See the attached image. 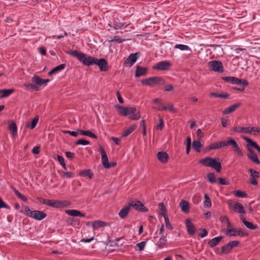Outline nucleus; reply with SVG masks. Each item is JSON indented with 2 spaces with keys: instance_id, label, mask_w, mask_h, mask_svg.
I'll use <instances>...</instances> for the list:
<instances>
[{
  "instance_id": "nucleus-51",
  "label": "nucleus",
  "mask_w": 260,
  "mask_h": 260,
  "mask_svg": "<svg viewBox=\"0 0 260 260\" xmlns=\"http://www.w3.org/2000/svg\"><path fill=\"white\" fill-rule=\"evenodd\" d=\"M109 25L111 27L113 26L115 29H119L121 28L123 25L121 23H118L117 21L114 20L113 23V26L110 24H109Z\"/></svg>"
},
{
  "instance_id": "nucleus-56",
  "label": "nucleus",
  "mask_w": 260,
  "mask_h": 260,
  "mask_svg": "<svg viewBox=\"0 0 260 260\" xmlns=\"http://www.w3.org/2000/svg\"><path fill=\"white\" fill-rule=\"evenodd\" d=\"M205 202H204V205L207 207H211V201L210 199V198L208 197V194H205Z\"/></svg>"
},
{
  "instance_id": "nucleus-31",
  "label": "nucleus",
  "mask_w": 260,
  "mask_h": 260,
  "mask_svg": "<svg viewBox=\"0 0 260 260\" xmlns=\"http://www.w3.org/2000/svg\"><path fill=\"white\" fill-rule=\"evenodd\" d=\"M233 84H237L239 85H242L243 86H248L249 83L248 82L244 79H239L237 77H235Z\"/></svg>"
},
{
  "instance_id": "nucleus-25",
  "label": "nucleus",
  "mask_w": 260,
  "mask_h": 260,
  "mask_svg": "<svg viewBox=\"0 0 260 260\" xmlns=\"http://www.w3.org/2000/svg\"><path fill=\"white\" fill-rule=\"evenodd\" d=\"M240 219L243 223L248 229L252 230H256L258 229V226L257 225H254L252 222L247 221L244 217H241Z\"/></svg>"
},
{
  "instance_id": "nucleus-45",
  "label": "nucleus",
  "mask_w": 260,
  "mask_h": 260,
  "mask_svg": "<svg viewBox=\"0 0 260 260\" xmlns=\"http://www.w3.org/2000/svg\"><path fill=\"white\" fill-rule=\"evenodd\" d=\"M67 221L74 226H80V220L76 218H69Z\"/></svg>"
},
{
  "instance_id": "nucleus-27",
  "label": "nucleus",
  "mask_w": 260,
  "mask_h": 260,
  "mask_svg": "<svg viewBox=\"0 0 260 260\" xmlns=\"http://www.w3.org/2000/svg\"><path fill=\"white\" fill-rule=\"evenodd\" d=\"M212 161V157H206L199 160V163L205 167H211Z\"/></svg>"
},
{
  "instance_id": "nucleus-26",
  "label": "nucleus",
  "mask_w": 260,
  "mask_h": 260,
  "mask_svg": "<svg viewBox=\"0 0 260 260\" xmlns=\"http://www.w3.org/2000/svg\"><path fill=\"white\" fill-rule=\"evenodd\" d=\"M223 238L222 236L214 238L208 241V244L210 247H214L219 243Z\"/></svg>"
},
{
  "instance_id": "nucleus-63",
  "label": "nucleus",
  "mask_w": 260,
  "mask_h": 260,
  "mask_svg": "<svg viewBox=\"0 0 260 260\" xmlns=\"http://www.w3.org/2000/svg\"><path fill=\"white\" fill-rule=\"evenodd\" d=\"M62 132L63 134H69L70 135L74 136V137H77L78 135V133L74 131H70L68 130H62Z\"/></svg>"
},
{
  "instance_id": "nucleus-30",
  "label": "nucleus",
  "mask_w": 260,
  "mask_h": 260,
  "mask_svg": "<svg viewBox=\"0 0 260 260\" xmlns=\"http://www.w3.org/2000/svg\"><path fill=\"white\" fill-rule=\"evenodd\" d=\"M167 243L166 236H162L156 243V246L159 249H162L165 247Z\"/></svg>"
},
{
  "instance_id": "nucleus-42",
  "label": "nucleus",
  "mask_w": 260,
  "mask_h": 260,
  "mask_svg": "<svg viewBox=\"0 0 260 260\" xmlns=\"http://www.w3.org/2000/svg\"><path fill=\"white\" fill-rule=\"evenodd\" d=\"M210 95L216 98H223L224 99H226L230 96V94L227 93H218L215 92H210Z\"/></svg>"
},
{
  "instance_id": "nucleus-40",
  "label": "nucleus",
  "mask_w": 260,
  "mask_h": 260,
  "mask_svg": "<svg viewBox=\"0 0 260 260\" xmlns=\"http://www.w3.org/2000/svg\"><path fill=\"white\" fill-rule=\"evenodd\" d=\"M15 194L20 199H21L23 202L27 201V198L24 195L21 193L15 187H12Z\"/></svg>"
},
{
  "instance_id": "nucleus-21",
  "label": "nucleus",
  "mask_w": 260,
  "mask_h": 260,
  "mask_svg": "<svg viewBox=\"0 0 260 260\" xmlns=\"http://www.w3.org/2000/svg\"><path fill=\"white\" fill-rule=\"evenodd\" d=\"M131 207L130 206V204H129L128 205L122 208L118 213V215L119 216V217L122 219H123L125 217H126V216L129 212Z\"/></svg>"
},
{
  "instance_id": "nucleus-20",
  "label": "nucleus",
  "mask_w": 260,
  "mask_h": 260,
  "mask_svg": "<svg viewBox=\"0 0 260 260\" xmlns=\"http://www.w3.org/2000/svg\"><path fill=\"white\" fill-rule=\"evenodd\" d=\"M65 213L73 217H85V214L81 213L80 211L77 210H65Z\"/></svg>"
},
{
  "instance_id": "nucleus-24",
  "label": "nucleus",
  "mask_w": 260,
  "mask_h": 260,
  "mask_svg": "<svg viewBox=\"0 0 260 260\" xmlns=\"http://www.w3.org/2000/svg\"><path fill=\"white\" fill-rule=\"evenodd\" d=\"M241 104L240 103H237L234 104L229 107L225 109L223 112L222 114L224 115L230 114V113H232L234 111H235L238 108L240 107Z\"/></svg>"
},
{
  "instance_id": "nucleus-11",
  "label": "nucleus",
  "mask_w": 260,
  "mask_h": 260,
  "mask_svg": "<svg viewBox=\"0 0 260 260\" xmlns=\"http://www.w3.org/2000/svg\"><path fill=\"white\" fill-rule=\"evenodd\" d=\"M94 64L98 65L101 71L106 72L108 70V66L107 60L104 58L98 59L96 58Z\"/></svg>"
},
{
  "instance_id": "nucleus-8",
  "label": "nucleus",
  "mask_w": 260,
  "mask_h": 260,
  "mask_svg": "<svg viewBox=\"0 0 260 260\" xmlns=\"http://www.w3.org/2000/svg\"><path fill=\"white\" fill-rule=\"evenodd\" d=\"M172 66L171 63L168 61H161L156 64H155L153 67V69L154 70H160V71H165L168 70Z\"/></svg>"
},
{
  "instance_id": "nucleus-60",
  "label": "nucleus",
  "mask_w": 260,
  "mask_h": 260,
  "mask_svg": "<svg viewBox=\"0 0 260 260\" xmlns=\"http://www.w3.org/2000/svg\"><path fill=\"white\" fill-rule=\"evenodd\" d=\"M237 212L242 214L246 213L244 206L242 205V204L240 203H239V205L238 206V210L237 211Z\"/></svg>"
},
{
  "instance_id": "nucleus-53",
  "label": "nucleus",
  "mask_w": 260,
  "mask_h": 260,
  "mask_svg": "<svg viewBox=\"0 0 260 260\" xmlns=\"http://www.w3.org/2000/svg\"><path fill=\"white\" fill-rule=\"evenodd\" d=\"M89 144V142L84 139H79L75 142V145H86Z\"/></svg>"
},
{
  "instance_id": "nucleus-29",
  "label": "nucleus",
  "mask_w": 260,
  "mask_h": 260,
  "mask_svg": "<svg viewBox=\"0 0 260 260\" xmlns=\"http://www.w3.org/2000/svg\"><path fill=\"white\" fill-rule=\"evenodd\" d=\"M179 206L182 212L184 213H188L189 212V204L187 201L184 200H181Z\"/></svg>"
},
{
  "instance_id": "nucleus-7",
  "label": "nucleus",
  "mask_w": 260,
  "mask_h": 260,
  "mask_svg": "<svg viewBox=\"0 0 260 260\" xmlns=\"http://www.w3.org/2000/svg\"><path fill=\"white\" fill-rule=\"evenodd\" d=\"M225 233L226 235H230V236H240L241 237H245L248 236V234L245 231L242 229L236 230L233 228L227 229Z\"/></svg>"
},
{
  "instance_id": "nucleus-41",
  "label": "nucleus",
  "mask_w": 260,
  "mask_h": 260,
  "mask_svg": "<svg viewBox=\"0 0 260 260\" xmlns=\"http://www.w3.org/2000/svg\"><path fill=\"white\" fill-rule=\"evenodd\" d=\"M207 180L211 183L214 184L216 182V179L214 173H209L206 175Z\"/></svg>"
},
{
  "instance_id": "nucleus-22",
  "label": "nucleus",
  "mask_w": 260,
  "mask_h": 260,
  "mask_svg": "<svg viewBox=\"0 0 260 260\" xmlns=\"http://www.w3.org/2000/svg\"><path fill=\"white\" fill-rule=\"evenodd\" d=\"M115 107L117 110V112L120 115L122 116H127V112L129 107H123L119 105H115Z\"/></svg>"
},
{
  "instance_id": "nucleus-18",
  "label": "nucleus",
  "mask_w": 260,
  "mask_h": 260,
  "mask_svg": "<svg viewBox=\"0 0 260 260\" xmlns=\"http://www.w3.org/2000/svg\"><path fill=\"white\" fill-rule=\"evenodd\" d=\"M211 167L218 172L220 173L221 170V165L219 161L218 158H212V164Z\"/></svg>"
},
{
  "instance_id": "nucleus-2",
  "label": "nucleus",
  "mask_w": 260,
  "mask_h": 260,
  "mask_svg": "<svg viewBox=\"0 0 260 260\" xmlns=\"http://www.w3.org/2000/svg\"><path fill=\"white\" fill-rule=\"evenodd\" d=\"M39 200L44 205L55 208H64L70 205V203L66 200H48L42 198Z\"/></svg>"
},
{
  "instance_id": "nucleus-19",
  "label": "nucleus",
  "mask_w": 260,
  "mask_h": 260,
  "mask_svg": "<svg viewBox=\"0 0 260 260\" xmlns=\"http://www.w3.org/2000/svg\"><path fill=\"white\" fill-rule=\"evenodd\" d=\"M32 216V218L38 220H41L47 216V214L43 211L35 210Z\"/></svg>"
},
{
  "instance_id": "nucleus-55",
  "label": "nucleus",
  "mask_w": 260,
  "mask_h": 260,
  "mask_svg": "<svg viewBox=\"0 0 260 260\" xmlns=\"http://www.w3.org/2000/svg\"><path fill=\"white\" fill-rule=\"evenodd\" d=\"M26 87H30V88L35 90L36 91L39 90V87L36 84L28 83L24 85Z\"/></svg>"
},
{
  "instance_id": "nucleus-52",
  "label": "nucleus",
  "mask_w": 260,
  "mask_h": 260,
  "mask_svg": "<svg viewBox=\"0 0 260 260\" xmlns=\"http://www.w3.org/2000/svg\"><path fill=\"white\" fill-rule=\"evenodd\" d=\"M164 126V121L161 117L159 118V124L156 126V130L161 131Z\"/></svg>"
},
{
  "instance_id": "nucleus-16",
  "label": "nucleus",
  "mask_w": 260,
  "mask_h": 260,
  "mask_svg": "<svg viewBox=\"0 0 260 260\" xmlns=\"http://www.w3.org/2000/svg\"><path fill=\"white\" fill-rule=\"evenodd\" d=\"M241 138L247 142L246 148L248 151L252 149V148H255L258 145L256 142L246 136H242Z\"/></svg>"
},
{
  "instance_id": "nucleus-50",
  "label": "nucleus",
  "mask_w": 260,
  "mask_h": 260,
  "mask_svg": "<svg viewBox=\"0 0 260 260\" xmlns=\"http://www.w3.org/2000/svg\"><path fill=\"white\" fill-rule=\"evenodd\" d=\"M158 110H169L171 112L174 111V108L172 104H169L168 106H164L161 109H158Z\"/></svg>"
},
{
  "instance_id": "nucleus-48",
  "label": "nucleus",
  "mask_w": 260,
  "mask_h": 260,
  "mask_svg": "<svg viewBox=\"0 0 260 260\" xmlns=\"http://www.w3.org/2000/svg\"><path fill=\"white\" fill-rule=\"evenodd\" d=\"M239 203L236 202H232L229 204V208L237 212Z\"/></svg>"
},
{
  "instance_id": "nucleus-1",
  "label": "nucleus",
  "mask_w": 260,
  "mask_h": 260,
  "mask_svg": "<svg viewBox=\"0 0 260 260\" xmlns=\"http://www.w3.org/2000/svg\"><path fill=\"white\" fill-rule=\"evenodd\" d=\"M67 53L76 57L80 62L86 66H91L95 63L96 58L87 55L77 50H71L67 52Z\"/></svg>"
},
{
  "instance_id": "nucleus-23",
  "label": "nucleus",
  "mask_w": 260,
  "mask_h": 260,
  "mask_svg": "<svg viewBox=\"0 0 260 260\" xmlns=\"http://www.w3.org/2000/svg\"><path fill=\"white\" fill-rule=\"evenodd\" d=\"M147 69L143 68L141 66H137L135 72V77L146 75L147 74Z\"/></svg>"
},
{
  "instance_id": "nucleus-47",
  "label": "nucleus",
  "mask_w": 260,
  "mask_h": 260,
  "mask_svg": "<svg viewBox=\"0 0 260 260\" xmlns=\"http://www.w3.org/2000/svg\"><path fill=\"white\" fill-rule=\"evenodd\" d=\"M234 195L239 198H246L247 197V194L245 192L241 190L235 191Z\"/></svg>"
},
{
  "instance_id": "nucleus-10",
  "label": "nucleus",
  "mask_w": 260,
  "mask_h": 260,
  "mask_svg": "<svg viewBox=\"0 0 260 260\" xmlns=\"http://www.w3.org/2000/svg\"><path fill=\"white\" fill-rule=\"evenodd\" d=\"M127 113L128 118L131 120H137L140 117V113L135 107H129Z\"/></svg>"
},
{
  "instance_id": "nucleus-28",
  "label": "nucleus",
  "mask_w": 260,
  "mask_h": 260,
  "mask_svg": "<svg viewBox=\"0 0 260 260\" xmlns=\"http://www.w3.org/2000/svg\"><path fill=\"white\" fill-rule=\"evenodd\" d=\"M77 131L81 135L86 136L93 139H97L98 138L94 134L89 130L84 131L82 129H77Z\"/></svg>"
},
{
  "instance_id": "nucleus-54",
  "label": "nucleus",
  "mask_w": 260,
  "mask_h": 260,
  "mask_svg": "<svg viewBox=\"0 0 260 260\" xmlns=\"http://www.w3.org/2000/svg\"><path fill=\"white\" fill-rule=\"evenodd\" d=\"M125 41V39H121L119 36H114L113 39L110 41L111 42H116L117 43H121Z\"/></svg>"
},
{
  "instance_id": "nucleus-61",
  "label": "nucleus",
  "mask_w": 260,
  "mask_h": 260,
  "mask_svg": "<svg viewBox=\"0 0 260 260\" xmlns=\"http://www.w3.org/2000/svg\"><path fill=\"white\" fill-rule=\"evenodd\" d=\"M146 241H142L140 243H138L136 244V247L139 248V251H142L144 249V247L146 245Z\"/></svg>"
},
{
  "instance_id": "nucleus-49",
  "label": "nucleus",
  "mask_w": 260,
  "mask_h": 260,
  "mask_svg": "<svg viewBox=\"0 0 260 260\" xmlns=\"http://www.w3.org/2000/svg\"><path fill=\"white\" fill-rule=\"evenodd\" d=\"M248 171L250 172V176L253 179H255L259 177V173L256 171L252 169H249Z\"/></svg>"
},
{
  "instance_id": "nucleus-17",
  "label": "nucleus",
  "mask_w": 260,
  "mask_h": 260,
  "mask_svg": "<svg viewBox=\"0 0 260 260\" xmlns=\"http://www.w3.org/2000/svg\"><path fill=\"white\" fill-rule=\"evenodd\" d=\"M139 53V52H136L131 54L125 60L124 64L129 63L131 66H132L137 61L138 58V55Z\"/></svg>"
},
{
  "instance_id": "nucleus-44",
  "label": "nucleus",
  "mask_w": 260,
  "mask_h": 260,
  "mask_svg": "<svg viewBox=\"0 0 260 260\" xmlns=\"http://www.w3.org/2000/svg\"><path fill=\"white\" fill-rule=\"evenodd\" d=\"M3 95L1 96L6 98L8 97L11 94L14 92V89H2Z\"/></svg>"
},
{
  "instance_id": "nucleus-15",
  "label": "nucleus",
  "mask_w": 260,
  "mask_h": 260,
  "mask_svg": "<svg viewBox=\"0 0 260 260\" xmlns=\"http://www.w3.org/2000/svg\"><path fill=\"white\" fill-rule=\"evenodd\" d=\"M222 148L225 146H232L234 148L238 144L236 141L231 137L227 138L226 140L221 141Z\"/></svg>"
},
{
  "instance_id": "nucleus-57",
  "label": "nucleus",
  "mask_w": 260,
  "mask_h": 260,
  "mask_svg": "<svg viewBox=\"0 0 260 260\" xmlns=\"http://www.w3.org/2000/svg\"><path fill=\"white\" fill-rule=\"evenodd\" d=\"M66 67V64L65 63H62V64H59L58 66L54 67V68H53V71H55V73H56L58 71H59L64 69Z\"/></svg>"
},
{
  "instance_id": "nucleus-46",
  "label": "nucleus",
  "mask_w": 260,
  "mask_h": 260,
  "mask_svg": "<svg viewBox=\"0 0 260 260\" xmlns=\"http://www.w3.org/2000/svg\"><path fill=\"white\" fill-rule=\"evenodd\" d=\"M174 48L179 49L181 51L190 50V48L187 45L183 44H176L175 45Z\"/></svg>"
},
{
  "instance_id": "nucleus-34",
  "label": "nucleus",
  "mask_w": 260,
  "mask_h": 260,
  "mask_svg": "<svg viewBox=\"0 0 260 260\" xmlns=\"http://www.w3.org/2000/svg\"><path fill=\"white\" fill-rule=\"evenodd\" d=\"M79 175L80 176H86L92 179L94 175L90 170H84L79 172Z\"/></svg>"
},
{
  "instance_id": "nucleus-12",
  "label": "nucleus",
  "mask_w": 260,
  "mask_h": 260,
  "mask_svg": "<svg viewBox=\"0 0 260 260\" xmlns=\"http://www.w3.org/2000/svg\"><path fill=\"white\" fill-rule=\"evenodd\" d=\"M157 157L160 162L165 164L168 162L169 156L166 152L161 151L157 152Z\"/></svg>"
},
{
  "instance_id": "nucleus-3",
  "label": "nucleus",
  "mask_w": 260,
  "mask_h": 260,
  "mask_svg": "<svg viewBox=\"0 0 260 260\" xmlns=\"http://www.w3.org/2000/svg\"><path fill=\"white\" fill-rule=\"evenodd\" d=\"M141 82L142 84L150 86L162 85L165 84V80L159 76L152 77L145 79H142Z\"/></svg>"
},
{
  "instance_id": "nucleus-36",
  "label": "nucleus",
  "mask_w": 260,
  "mask_h": 260,
  "mask_svg": "<svg viewBox=\"0 0 260 260\" xmlns=\"http://www.w3.org/2000/svg\"><path fill=\"white\" fill-rule=\"evenodd\" d=\"M222 148L221 141L210 144L207 147L208 150L218 149Z\"/></svg>"
},
{
  "instance_id": "nucleus-64",
  "label": "nucleus",
  "mask_w": 260,
  "mask_h": 260,
  "mask_svg": "<svg viewBox=\"0 0 260 260\" xmlns=\"http://www.w3.org/2000/svg\"><path fill=\"white\" fill-rule=\"evenodd\" d=\"M61 176V177H65L67 178H70L74 177V173L71 172H63Z\"/></svg>"
},
{
  "instance_id": "nucleus-35",
  "label": "nucleus",
  "mask_w": 260,
  "mask_h": 260,
  "mask_svg": "<svg viewBox=\"0 0 260 260\" xmlns=\"http://www.w3.org/2000/svg\"><path fill=\"white\" fill-rule=\"evenodd\" d=\"M137 127V125L136 124H133V125L129 126L128 128H127L125 131L123 132V133L122 135V137H126L129 135L133 131H134Z\"/></svg>"
},
{
  "instance_id": "nucleus-39",
  "label": "nucleus",
  "mask_w": 260,
  "mask_h": 260,
  "mask_svg": "<svg viewBox=\"0 0 260 260\" xmlns=\"http://www.w3.org/2000/svg\"><path fill=\"white\" fill-rule=\"evenodd\" d=\"M107 225V223L101 220H96L92 223V228L95 229H97L101 227H104Z\"/></svg>"
},
{
  "instance_id": "nucleus-14",
  "label": "nucleus",
  "mask_w": 260,
  "mask_h": 260,
  "mask_svg": "<svg viewBox=\"0 0 260 260\" xmlns=\"http://www.w3.org/2000/svg\"><path fill=\"white\" fill-rule=\"evenodd\" d=\"M187 232L188 234L193 235L196 233V228L189 219H186L185 221Z\"/></svg>"
},
{
  "instance_id": "nucleus-43",
  "label": "nucleus",
  "mask_w": 260,
  "mask_h": 260,
  "mask_svg": "<svg viewBox=\"0 0 260 260\" xmlns=\"http://www.w3.org/2000/svg\"><path fill=\"white\" fill-rule=\"evenodd\" d=\"M31 80L32 82L35 83L38 86L43 85V79L40 78L38 75L34 76Z\"/></svg>"
},
{
  "instance_id": "nucleus-32",
  "label": "nucleus",
  "mask_w": 260,
  "mask_h": 260,
  "mask_svg": "<svg viewBox=\"0 0 260 260\" xmlns=\"http://www.w3.org/2000/svg\"><path fill=\"white\" fill-rule=\"evenodd\" d=\"M39 119V115H37L35 116L34 119L32 120L31 123H27L26 125V127L27 128H30L31 129H34L37 125L38 123Z\"/></svg>"
},
{
  "instance_id": "nucleus-37",
  "label": "nucleus",
  "mask_w": 260,
  "mask_h": 260,
  "mask_svg": "<svg viewBox=\"0 0 260 260\" xmlns=\"http://www.w3.org/2000/svg\"><path fill=\"white\" fill-rule=\"evenodd\" d=\"M22 207L24 208V210L21 211L20 212L23 214H24L25 215L28 217L32 218V217L33 216L32 215L34 213V211H31L29 208L26 205H23Z\"/></svg>"
},
{
  "instance_id": "nucleus-38",
  "label": "nucleus",
  "mask_w": 260,
  "mask_h": 260,
  "mask_svg": "<svg viewBox=\"0 0 260 260\" xmlns=\"http://www.w3.org/2000/svg\"><path fill=\"white\" fill-rule=\"evenodd\" d=\"M202 144L200 141L195 140L192 142V148L197 152H201Z\"/></svg>"
},
{
  "instance_id": "nucleus-33",
  "label": "nucleus",
  "mask_w": 260,
  "mask_h": 260,
  "mask_svg": "<svg viewBox=\"0 0 260 260\" xmlns=\"http://www.w3.org/2000/svg\"><path fill=\"white\" fill-rule=\"evenodd\" d=\"M9 129L13 135L17 134V127L15 122L11 121L8 124Z\"/></svg>"
},
{
  "instance_id": "nucleus-62",
  "label": "nucleus",
  "mask_w": 260,
  "mask_h": 260,
  "mask_svg": "<svg viewBox=\"0 0 260 260\" xmlns=\"http://www.w3.org/2000/svg\"><path fill=\"white\" fill-rule=\"evenodd\" d=\"M222 79L224 80L225 81H226V82H228V83H232L233 84V82L234 81V79H235V77H227V76H225V77H223L222 78Z\"/></svg>"
},
{
  "instance_id": "nucleus-58",
  "label": "nucleus",
  "mask_w": 260,
  "mask_h": 260,
  "mask_svg": "<svg viewBox=\"0 0 260 260\" xmlns=\"http://www.w3.org/2000/svg\"><path fill=\"white\" fill-rule=\"evenodd\" d=\"M165 225L166 227L170 230H173V228L171 223L170 222L169 217H165Z\"/></svg>"
},
{
  "instance_id": "nucleus-13",
  "label": "nucleus",
  "mask_w": 260,
  "mask_h": 260,
  "mask_svg": "<svg viewBox=\"0 0 260 260\" xmlns=\"http://www.w3.org/2000/svg\"><path fill=\"white\" fill-rule=\"evenodd\" d=\"M248 151L249 153L247 154V158L255 164L260 165V160L255 152L252 149H250Z\"/></svg>"
},
{
  "instance_id": "nucleus-9",
  "label": "nucleus",
  "mask_w": 260,
  "mask_h": 260,
  "mask_svg": "<svg viewBox=\"0 0 260 260\" xmlns=\"http://www.w3.org/2000/svg\"><path fill=\"white\" fill-rule=\"evenodd\" d=\"M131 207H133L136 210L145 212L148 211V209L145 207L144 205L140 201L137 200L135 202L132 201L129 203Z\"/></svg>"
},
{
  "instance_id": "nucleus-6",
  "label": "nucleus",
  "mask_w": 260,
  "mask_h": 260,
  "mask_svg": "<svg viewBox=\"0 0 260 260\" xmlns=\"http://www.w3.org/2000/svg\"><path fill=\"white\" fill-rule=\"evenodd\" d=\"M209 67L214 72L222 73L223 67L221 61L219 60H212L208 62Z\"/></svg>"
},
{
  "instance_id": "nucleus-4",
  "label": "nucleus",
  "mask_w": 260,
  "mask_h": 260,
  "mask_svg": "<svg viewBox=\"0 0 260 260\" xmlns=\"http://www.w3.org/2000/svg\"><path fill=\"white\" fill-rule=\"evenodd\" d=\"M99 151L101 154L102 162L105 168L109 169L116 166V162H109L108 156L104 148L102 146H100Z\"/></svg>"
},
{
  "instance_id": "nucleus-5",
  "label": "nucleus",
  "mask_w": 260,
  "mask_h": 260,
  "mask_svg": "<svg viewBox=\"0 0 260 260\" xmlns=\"http://www.w3.org/2000/svg\"><path fill=\"white\" fill-rule=\"evenodd\" d=\"M239 243L240 242L238 241H233L229 242L221 247L220 254L221 255L228 254L234 247L237 246Z\"/></svg>"
},
{
  "instance_id": "nucleus-59",
  "label": "nucleus",
  "mask_w": 260,
  "mask_h": 260,
  "mask_svg": "<svg viewBox=\"0 0 260 260\" xmlns=\"http://www.w3.org/2000/svg\"><path fill=\"white\" fill-rule=\"evenodd\" d=\"M235 152L237 153L238 155H239L240 157L243 156V153L242 151H241V149L239 147L238 145L237 144L236 147L234 148Z\"/></svg>"
}]
</instances>
